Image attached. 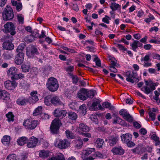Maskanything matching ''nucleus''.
I'll return each mask as SVG.
<instances>
[{"label":"nucleus","mask_w":160,"mask_h":160,"mask_svg":"<svg viewBox=\"0 0 160 160\" xmlns=\"http://www.w3.org/2000/svg\"><path fill=\"white\" fill-rule=\"evenodd\" d=\"M52 104L54 106H63L64 104L61 101L59 97L57 96H54L52 97Z\"/></svg>","instance_id":"obj_21"},{"label":"nucleus","mask_w":160,"mask_h":160,"mask_svg":"<svg viewBox=\"0 0 160 160\" xmlns=\"http://www.w3.org/2000/svg\"><path fill=\"white\" fill-rule=\"evenodd\" d=\"M75 147L77 149H80L82 146L83 142L80 137H78L74 140Z\"/></svg>","instance_id":"obj_25"},{"label":"nucleus","mask_w":160,"mask_h":160,"mask_svg":"<svg viewBox=\"0 0 160 160\" xmlns=\"http://www.w3.org/2000/svg\"><path fill=\"white\" fill-rule=\"evenodd\" d=\"M93 61L95 62L96 65L99 67H101V63L100 60L97 56H96L94 58Z\"/></svg>","instance_id":"obj_51"},{"label":"nucleus","mask_w":160,"mask_h":160,"mask_svg":"<svg viewBox=\"0 0 160 160\" xmlns=\"http://www.w3.org/2000/svg\"><path fill=\"white\" fill-rule=\"evenodd\" d=\"M74 68L73 66H70L67 67L66 68V70L68 72L72 73L74 70Z\"/></svg>","instance_id":"obj_56"},{"label":"nucleus","mask_w":160,"mask_h":160,"mask_svg":"<svg viewBox=\"0 0 160 160\" xmlns=\"http://www.w3.org/2000/svg\"><path fill=\"white\" fill-rule=\"evenodd\" d=\"M80 130L83 132H87L90 130L89 128L86 125V124L81 123L79 125Z\"/></svg>","instance_id":"obj_30"},{"label":"nucleus","mask_w":160,"mask_h":160,"mask_svg":"<svg viewBox=\"0 0 160 160\" xmlns=\"http://www.w3.org/2000/svg\"><path fill=\"white\" fill-rule=\"evenodd\" d=\"M158 85V82H153L151 81L150 82V85L149 86L150 88L146 87L145 88L146 91L147 93L149 94L152 92V91L156 89V87H157Z\"/></svg>","instance_id":"obj_20"},{"label":"nucleus","mask_w":160,"mask_h":160,"mask_svg":"<svg viewBox=\"0 0 160 160\" xmlns=\"http://www.w3.org/2000/svg\"><path fill=\"white\" fill-rule=\"evenodd\" d=\"M14 17L12 7L7 5L2 13V17L4 21H9L13 19Z\"/></svg>","instance_id":"obj_3"},{"label":"nucleus","mask_w":160,"mask_h":160,"mask_svg":"<svg viewBox=\"0 0 160 160\" xmlns=\"http://www.w3.org/2000/svg\"><path fill=\"white\" fill-rule=\"evenodd\" d=\"M11 2L12 5L15 7V8L17 12H19L22 8V5L21 2H18L17 1L12 0Z\"/></svg>","instance_id":"obj_23"},{"label":"nucleus","mask_w":160,"mask_h":160,"mask_svg":"<svg viewBox=\"0 0 160 160\" xmlns=\"http://www.w3.org/2000/svg\"><path fill=\"white\" fill-rule=\"evenodd\" d=\"M28 98L30 101V103L32 104H35L39 100L37 96H30Z\"/></svg>","instance_id":"obj_43"},{"label":"nucleus","mask_w":160,"mask_h":160,"mask_svg":"<svg viewBox=\"0 0 160 160\" xmlns=\"http://www.w3.org/2000/svg\"><path fill=\"white\" fill-rule=\"evenodd\" d=\"M68 118L72 120H75L78 118L77 114L73 112H68Z\"/></svg>","instance_id":"obj_33"},{"label":"nucleus","mask_w":160,"mask_h":160,"mask_svg":"<svg viewBox=\"0 0 160 160\" xmlns=\"http://www.w3.org/2000/svg\"><path fill=\"white\" fill-rule=\"evenodd\" d=\"M121 116L128 122H132L133 121L132 117L131 115L126 109H122L119 112Z\"/></svg>","instance_id":"obj_10"},{"label":"nucleus","mask_w":160,"mask_h":160,"mask_svg":"<svg viewBox=\"0 0 160 160\" xmlns=\"http://www.w3.org/2000/svg\"><path fill=\"white\" fill-rule=\"evenodd\" d=\"M118 140V137L117 136H112L109 139L108 143L111 146L115 145Z\"/></svg>","instance_id":"obj_29"},{"label":"nucleus","mask_w":160,"mask_h":160,"mask_svg":"<svg viewBox=\"0 0 160 160\" xmlns=\"http://www.w3.org/2000/svg\"><path fill=\"white\" fill-rule=\"evenodd\" d=\"M148 115L150 118L151 119L152 121H154L155 119V114L149 111L148 112Z\"/></svg>","instance_id":"obj_57"},{"label":"nucleus","mask_w":160,"mask_h":160,"mask_svg":"<svg viewBox=\"0 0 160 160\" xmlns=\"http://www.w3.org/2000/svg\"><path fill=\"white\" fill-rule=\"evenodd\" d=\"M102 106L105 109L106 108H109L111 105V103L108 102H105L102 104Z\"/></svg>","instance_id":"obj_60"},{"label":"nucleus","mask_w":160,"mask_h":160,"mask_svg":"<svg viewBox=\"0 0 160 160\" xmlns=\"http://www.w3.org/2000/svg\"><path fill=\"white\" fill-rule=\"evenodd\" d=\"M70 143L67 139L60 140L58 144V147L62 149L66 148L69 145Z\"/></svg>","instance_id":"obj_18"},{"label":"nucleus","mask_w":160,"mask_h":160,"mask_svg":"<svg viewBox=\"0 0 160 160\" xmlns=\"http://www.w3.org/2000/svg\"><path fill=\"white\" fill-rule=\"evenodd\" d=\"M49 153L48 151L42 150L39 153V157L43 158H47L49 156Z\"/></svg>","instance_id":"obj_41"},{"label":"nucleus","mask_w":160,"mask_h":160,"mask_svg":"<svg viewBox=\"0 0 160 160\" xmlns=\"http://www.w3.org/2000/svg\"><path fill=\"white\" fill-rule=\"evenodd\" d=\"M29 102L28 98L24 97L18 98L16 101L17 104L20 106H24L27 104Z\"/></svg>","instance_id":"obj_19"},{"label":"nucleus","mask_w":160,"mask_h":160,"mask_svg":"<svg viewBox=\"0 0 160 160\" xmlns=\"http://www.w3.org/2000/svg\"><path fill=\"white\" fill-rule=\"evenodd\" d=\"M133 42L132 43H131L130 46L131 47V49L134 52H137V49L138 48L137 40L133 39Z\"/></svg>","instance_id":"obj_40"},{"label":"nucleus","mask_w":160,"mask_h":160,"mask_svg":"<svg viewBox=\"0 0 160 160\" xmlns=\"http://www.w3.org/2000/svg\"><path fill=\"white\" fill-rule=\"evenodd\" d=\"M68 74L72 78V82L73 84H76L78 83L79 79L76 75H74L71 72H68Z\"/></svg>","instance_id":"obj_34"},{"label":"nucleus","mask_w":160,"mask_h":160,"mask_svg":"<svg viewBox=\"0 0 160 160\" xmlns=\"http://www.w3.org/2000/svg\"><path fill=\"white\" fill-rule=\"evenodd\" d=\"M152 57L154 59H157L160 61V55L157 53H153Z\"/></svg>","instance_id":"obj_58"},{"label":"nucleus","mask_w":160,"mask_h":160,"mask_svg":"<svg viewBox=\"0 0 160 160\" xmlns=\"http://www.w3.org/2000/svg\"><path fill=\"white\" fill-rule=\"evenodd\" d=\"M121 140L123 143H126L127 142L132 140V135L129 133L122 134L121 135Z\"/></svg>","instance_id":"obj_22"},{"label":"nucleus","mask_w":160,"mask_h":160,"mask_svg":"<svg viewBox=\"0 0 160 160\" xmlns=\"http://www.w3.org/2000/svg\"><path fill=\"white\" fill-rule=\"evenodd\" d=\"M127 144L128 147L131 148L135 146V144L133 142L131 141V140H130L129 142H127V143H125Z\"/></svg>","instance_id":"obj_59"},{"label":"nucleus","mask_w":160,"mask_h":160,"mask_svg":"<svg viewBox=\"0 0 160 160\" xmlns=\"http://www.w3.org/2000/svg\"><path fill=\"white\" fill-rule=\"evenodd\" d=\"M24 54L23 52H18L16 55L15 62L18 65H20L22 64L24 61Z\"/></svg>","instance_id":"obj_14"},{"label":"nucleus","mask_w":160,"mask_h":160,"mask_svg":"<svg viewBox=\"0 0 160 160\" xmlns=\"http://www.w3.org/2000/svg\"><path fill=\"white\" fill-rule=\"evenodd\" d=\"M52 97L51 95H48L44 98L45 104L48 106H50L52 104Z\"/></svg>","instance_id":"obj_31"},{"label":"nucleus","mask_w":160,"mask_h":160,"mask_svg":"<svg viewBox=\"0 0 160 160\" xmlns=\"http://www.w3.org/2000/svg\"><path fill=\"white\" fill-rule=\"evenodd\" d=\"M10 97V94L7 91L0 89V99L8 101Z\"/></svg>","instance_id":"obj_17"},{"label":"nucleus","mask_w":160,"mask_h":160,"mask_svg":"<svg viewBox=\"0 0 160 160\" xmlns=\"http://www.w3.org/2000/svg\"><path fill=\"white\" fill-rule=\"evenodd\" d=\"M95 150L94 148H88L85 151L84 154L85 156H88L89 154H91L92 152H94Z\"/></svg>","instance_id":"obj_45"},{"label":"nucleus","mask_w":160,"mask_h":160,"mask_svg":"<svg viewBox=\"0 0 160 160\" xmlns=\"http://www.w3.org/2000/svg\"><path fill=\"white\" fill-rule=\"evenodd\" d=\"M133 125L134 127L137 129L140 128L141 127V125L137 121L134 122H133Z\"/></svg>","instance_id":"obj_62"},{"label":"nucleus","mask_w":160,"mask_h":160,"mask_svg":"<svg viewBox=\"0 0 160 160\" xmlns=\"http://www.w3.org/2000/svg\"><path fill=\"white\" fill-rule=\"evenodd\" d=\"M96 92V91L95 90L92 89L87 91L86 89V94L87 98H92L94 96Z\"/></svg>","instance_id":"obj_32"},{"label":"nucleus","mask_w":160,"mask_h":160,"mask_svg":"<svg viewBox=\"0 0 160 160\" xmlns=\"http://www.w3.org/2000/svg\"><path fill=\"white\" fill-rule=\"evenodd\" d=\"M38 141V138L32 136L29 138L27 146L29 148L34 147L37 145Z\"/></svg>","instance_id":"obj_16"},{"label":"nucleus","mask_w":160,"mask_h":160,"mask_svg":"<svg viewBox=\"0 0 160 160\" xmlns=\"http://www.w3.org/2000/svg\"><path fill=\"white\" fill-rule=\"evenodd\" d=\"M151 54V53L147 54L145 56V57L143 58H142L140 59L141 61V62L144 61V62H147L150 60V56Z\"/></svg>","instance_id":"obj_52"},{"label":"nucleus","mask_w":160,"mask_h":160,"mask_svg":"<svg viewBox=\"0 0 160 160\" xmlns=\"http://www.w3.org/2000/svg\"><path fill=\"white\" fill-rule=\"evenodd\" d=\"M8 80L4 82V84L5 88L7 89L12 90L14 89L17 86L18 83L15 81L16 80Z\"/></svg>","instance_id":"obj_11"},{"label":"nucleus","mask_w":160,"mask_h":160,"mask_svg":"<svg viewBox=\"0 0 160 160\" xmlns=\"http://www.w3.org/2000/svg\"><path fill=\"white\" fill-rule=\"evenodd\" d=\"M139 132L141 134L143 135L146 134L147 132L146 129L144 128H142L140 129Z\"/></svg>","instance_id":"obj_64"},{"label":"nucleus","mask_w":160,"mask_h":160,"mask_svg":"<svg viewBox=\"0 0 160 160\" xmlns=\"http://www.w3.org/2000/svg\"><path fill=\"white\" fill-rule=\"evenodd\" d=\"M62 124L59 119H55L53 120L50 127L51 133L52 134H58Z\"/></svg>","instance_id":"obj_5"},{"label":"nucleus","mask_w":160,"mask_h":160,"mask_svg":"<svg viewBox=\"0 0 160 160\" xmlns=\"http://www.w3.org/2000/svg\"><path fill=\"white\" fill-rule=\"evenodd\" d=\"M10 140V137L5 135L2 139L1 142L2 144L5 146H8L9 144Z\"/></svg>","instance_id":"obj_28"},{"label":"nucleus","mask_w":160,"mask_h":160,"mask_svg":"<svg viewBox=\"0 0 160 160\" xmlns=\"http://www.w3.org/2000/svg\"><path fill=\"white\" fill-rule=\"evenodd\" d=\"M121 7L120 5L115 2H112L110 6V8L112 11H116L118 8H120Z\"/></svg>","instance_id":"obj_42"},{"label":"nucleus","mask_w":160,"mask_h":160,"mask_svg":"<svg viewBox=\"0 0 160 160\" xmlns=\"http://www.w3.org/2000/svg\"><path fill=\"white\" fill-rule=\"evenodd\" d=\"M112 152L114 155H122L125 152V150L120 146L115 147L112 148Z\"/></svg>","instance_id":"obj_15"},{"label":"nucleus","mask_w":160,"mask_h":160,"mask_svg":"<svg viewBox=\"0 0 160 160\" xmlns=\"http://www.w3.org/2000/svg\"><path fill=\"white\" fill-rule=\"evenodd\" d=\"M72 9L76 12L79 10V7L77 3L72 4Z\"/></svg>","instance_id":"obj_61"},{"label":"nucleus","mask_w":160,"mask_h":160,"mask_svg":"<svg viewBox=\"0 0 160 160\" xmlns=\"http://www.w3.org/2000/svg\"><path fill=\"white\" fill-rule=\"evenodd\" d=\"M104 142V141L102 139L98 138L96 140L95 144L97 148H100L102 147Z\"/></svg>","instance_id":"obj_37"},{"label":"nucleus","mask_w":160,"mask_h":160,"mask_svg":"<svg viewBox=\"0 0 160 160\" xmlns=\"http://www.w3.org/2000/svg\"><path fill=\"white\" fill-rule=\"evenodd\" d=\"M18 69L15 67H12L8 70L7 74L12 80L21 79L25 77L22 73H18Z\"/></svg>","instance_id":"obj_1"},{"label":"nucleus","mask_w":160,"mask_h":160,"mask_svg":"<svg viewBox=\"0 0 160 160\" xmlns=\"http://www.w3.org/2000/svg\"><path fill=\"white\" fill-rule=\"evenodd\" d=\"M67 113L66 111L61 110L57 108L55 109L53 112L54 116L58 117L60 119L65 117Z\"/></svg>","instance_id":"obj_12"},{"label":"nucleus","mask_w":160,"mask_h":160,"mask_svg":"<svg viewBox=\"0 0 160 160\" xmlns=\"http://www.w3.org/2000/svg\"><path fill=\"white\" fill-rule=\"evenodd\" d=\"M87 110V106L85 104H82L79 107V111L83 115H85L86 114Z\"/></svg>","instance_id":"obj_36"},{"label":"nucleus","mask_w":160,"mask_h":160,"mask_svg":"<svg viewBox=\"0 0 160 160\" xmlns=\"http://www.w3.org/2000/svg\"><path fill=\"white\" fill-rule=\"evenodd\" d=\"M30 62L24 63L21 66V69L23 72H28L29 71L30 69Z\"/></svg>","instance_id":"obj_26"},{"label":"nucleus","mask_w":160,"mask_h":160,"mask_svg":"<svg viewBox=\"0 0 160 160\" xmlns=\"http://www.w3.org/2000/svg\"><path fill=\"white\" fill-rule=\"evenodd\" d=\"M35 38L32 35L27 36L25 38V40L28 42H31L34 40Z\"/></svg>","instance_id":"obj_47"},{"label":"nucleus","mask_w":160,"mask_h":160,"mask_svg":"<svg viewBox=\"0 0 160 160\" xmlns=\"http://www.w3.org/2000/svg\"><path fill=\"white\" fill-rule=\"evenodd\" d=\"M141 148V145H138L135 148L132 150V151L134 153H136L138 154H140L141 152H140Z\"/></svg>","instance_id":"obj_48"},{"label":"nucleus","mask_w":160,"mask_h":160,"mask_svg":"<svg viewBox=\"0 0 160 160\" xmlns=\"http://www.w3.org/2000/svg\"><path fill=\"white\" fill-rule=\"evenodd\" d=\"M80 92L78 94V98L82 100H86L87 98L86 94V89L84 88H81L80 90Z\"/></svg>","instance_id":"obj_24"},{"label":"nucleus","mask_w":160,"mask_h":160,"mask_svg":"<svg viewBox=\"0 0 160 160\" xmlns=\"http://www.w3.org/2000/svg\"><path fill=\"white\" fill-rule=\"evenodd\" d=\"M65 132L67 138L68 139H73L74 138V136L73 133L71 132L69 130H67Z\"/></svg>","instance_id":"obj_46"},{"label":"nucleus","mask_w":160,"mask_h":160,"mask_svg":"<svg viewBox=\"0 0 160 160\" xmlns=\"http://www.w3.org/2000/svg\"><path fill=\"white\" fill-rule=\"evenodd\" d=\"M4 28L3 29V31L6 33L10 32L11 36H14L16 33L15 31L16 27L11 22H7L4 25Z\"/></svg>","instance_id":"obj_8"},{"label":"nucleus","mask_w":160,"mask_h":160,"mask_svg":"<svg viewBox=\"0 0 160 160\" xmlns=\"http://www.w3.org/2000/svg\"><path fill=\"white\" fill-rule=\"evenodd\" d=\"M6 116L8 118V122L14 121V116L12 112H9L8 113L6 114Z\"/></svg>","instance_id":"obj_35"},{"label":"nucleus","mask_w":160,"mask_h":160,"mask_svg":"<svg viewBox=\"0 0 160 160\" xmlns=\"http://www.w3.org/2000/svg\"><path fill=\"white\" fill-rule=\"evenodd\" d=\"M42 106H39L34 110L33 112V115L34 116H36L42 113Z\"/></svg>","instance_id":"obj_39"},{"label":"nucleus","mask_w":160,"mask_h":160,"mask_svg":"<svg viewBox=\"0 0 160 160\" xmlns=\"http://www.w3.org/2000/svg\"><path fill=\"white\" fill-rule=\"evenodd\" d=\"M22 15L18 14L17 15V19L19 23L23 24L24 23V18L22 16Z\"/></svg>","instance_id":"obj_54"},{"label":"nucleus","mask_w":160,"mask_h":160,"mask_svg":"<svg viewBox=\"0 0 160 160\" xmlns=\"http://www.w3.org/2000/svg\"><path fill=\"white\" fill-rule=\"evenodd\" d=\"M144 13V12L142 9H140L138 11L137 16L139 18H141L143 16Z\"/></svg>","instance_id":"obj_63"},{"label":"nucleus","mask_w":160,"mask_h":160,"mask_svg":"<svg viewBox=\"0 0 160 160\" xmlns=\"http://www.w3.org/2000/svg\"><path fill=\"white\" fill-rule=\"evenodd\" d=\"M17 156L15 154H11L8 155L7 158L8 160H16Z\"/></svg>","instance_id":"obj_50"},{"label":"nucleus","mask_w":160,"mask_h":160,"mask_svg":"<svg viewBox=\"0 0 160 160\" xmlns=\"http://www.w3.org/2000/svg\"><path fill=\"white\" fill-rule=\"evenodd\" d=\"M114 44L115 45H116V46L118 47L119 49L120 50H122L123 51H127V48H125L124 46H123L122 45L119 44H117L116 43H114Z\"/></svg>","instance_id":"obj_55"},{"label":"nucleus","mask_w":160,"mask_h":160,"mask_svg":"<svg viewBox=\"0 0 160 160\" xmlns=\"http://www.w3.org/2000/svg\"><path fill=\"white\" fill-rule=\"evenodd\" d=\"M123 75L124 76L127 77L126 80L128 82L134 83V81L133 79H136L137 82H138L139 81L138 78L137 77L138 74L137 72L135 71H132L131 72V71L128 70L124 72Z\"/></svg>","instance_id":"obj_6"},{"label":"nucleus","mask_w":160,"mask_h":160,"mask_svg":"<svg viewBox=\"0 0 160 160\" xmlns=\"http://www.w3.org/2000/svg\"><path fill=\"white\" fill-rule=\"evenodd\" d=\"M46 85L48 90L52 92L56 91L59 88L58 81L57 79L54 77L48 78Z\"/></svg>","instance_id":"obj_2"},{"label":"nucleus","mask_w":160,"mask_h":160,"mask_svg":"<svg viewBox=\"0 0 160 160\" xmlns=\"http://www.w3.org/2000/svg\"><path fill=\"white\" fill-rule=\"evenodd\" d=\"M14 40L13 37L10 35H8L4 37V41L2 44V47L5 49L11 50L14 49V46L12 43Z\"/></svg>","instance_id":"obj_4"},{"label":"nucleus","mask_w":160,"mask_h":160,"mask_svg":"<svg viewBox=\"0 0 160 160\" xmlns=\"http://www.w3.org/2000/svg\"><path fill=\"white\" fill-rule=\"evenodd\" d=\"M112 116L114 117L113 119L112 123L113 124H118L123 127L127 128L129 126V124H127L126 122L118 116L115 114L113 113Z\"/></svg>","instance_id":"obj_9"},{"label":"nucleus","mask_w":160,"mask_h":160,"mask_svg":"<svg viewBox=\"0 0 160 160\" xmlns=\"http://www.w3.org/2000/svg\"><path fill=\"white\" fill-rule=\"evenodd\" d=\"M28 140V138L26 137H22L19 138L17 140V142L19 145L22 146L26 144Z\"/></svg>","instance_id":"obj_27"},{"label":"nucleus","mask_w":160,"mask_h":160,"mask_svg":"<svg viewBox=\"0 0 160 160\" xmlns=\"http://www.w3.org/2000/svg\"><path fill=\"white\" fill-rule=\"evenodd\" d=\"M98 104H99V102L96 101V102H93L91 105L89 107L90 109L92 110H97L98 108L97 107Z\"/></svg>","instance_id":"obj_44"},{"label":"nucleus","mask_w":160,"mask_h":160,"mask_svg":"<svg viewBox=\"0 0 160 160\" xmlns=\"http://www.w3.org/2000/svg\"><path fill=\"white\" fill-rule=\"evenodd\" d=\"M25 46L24 44L22 43L20 44L16 50L17 52H23V51L24 50V47Z\"/></svg>","instance_id":"obj_49"},{"label":"nucleus","mask_w":160,"mask_h":160,"mask_svg":"<svg viewBox=\"0 0 160 160\" xmlns=\"http://www.w3.org/2000/svg\"><path fill=\"white\" fill-rule=\"evenodd\" d=\"M39 31L37 29H34L31 33L32 35L35 38H38L39 36Z\"/></svg>","instance_id":"obj_53"},{"label":"nucleus","mask_w":160,"mask_h":160,"mask_svg":"<svg viewBox=\"0 0 160 160\" xmlns=\"http://www.w3.org/2000/svg\"><path fill=\"white\" fill-rule=\"evenodd\" d=\"M38 121L32 119H27L23 123V125L27 129L32 130L35 129L38 125Z\"/></svg>","instance_id":"obj_7"},{"label":"nucleus","mask_w":160,"mask_h":160,"mask_svg":"<svg viewBox=\"0 0 160 160\" xmlns=\"http://www.w3.org/2000/svg\"><path fill=\"white\" fill-rule=\"evenodd\" d=\"M48 160H65V159L63 154L60 153L56 157H52Z\"/></svg>","instance_id":"obj_38"},{"label":"nucleus","mask_w":160,"mask_h":160,"mask_svg":"<svg viewBox=\"0 0 160 160\" xmlns=\"http://www.w3.org/2000/svg\"><path fill=\"white\" fill-rule=\"evenodd\" d=\"M27 56L30 58H33L35 55L39 54L37 48L34 46L32 47L31 48L29 51L26 52Z\"/></svg>","instance_id":"obj_13"}]
</instances>
